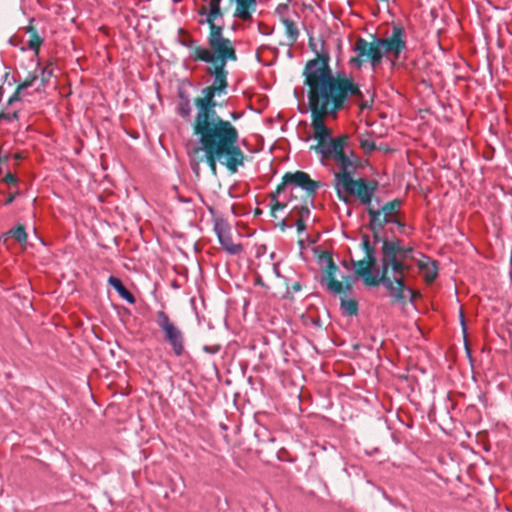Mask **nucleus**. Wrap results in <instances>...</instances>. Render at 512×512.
I'll return each instance as SVG.
<instances>
[{
  "instance_id": "obj_1",
  "label": "nucleus",
  "mask_w": 512,
  "mask_h": 512,
  "mask_svg": "<svg viewBox=\"0 0 512 512\" xmlns=\"http://www.w3.org/2000/svg\"><path fill=\"white\" fill-rule=\"evenodd\" d=\"M309 46L316 53V58L306 63L303 72L304 84L308 86L311 128L313 138L316 140V144L312 145L310 150L315 151L319 155L320 163L333 173V186L338 198L348 203L351 197H355L366 206L368 227L377 242L381 231L388 224H395L401 230L404 229L405 223L401 219L403 201L396 198L375 208L372 199L378 189V182L353 177L359 163L356 154L348 148L349 136L342 134L333 137V131L325 124V119L328 116L335 118L351 96L361 100L362 92L352 78L345 74H332L329 67L330 55L325 48V42H322L320 51L316 49L312 39Z\"/></svg>"
},
{
  "instance_id": "obj_2",
  "label": "nucleus",
  "mask_w": 512,
  "mask_h": 512,
  "mask_svg": "<svg viewBox=\"0 0 512 512\" xmlns=\"http://www.w3.org/2000/svg\"><path fill=\"white\" fill-rule=\"evenodd\" d=\"M226 65H209L206 73L213 77L211 85L201 91L193 101L196 108L191 122L193 135L198 147L194 152H202L213 175H217V164L235 174L244 165L245 154L239 147L238 129L216 111V97L227 94L228 71Z\"/></svg>"
},
{
  "instance_id": "obj_3",
  "label": "nucleus",
  "mask_w": 512,
  "mask_h": 512,
  "mask_svg": "<svg viewBox=\"0 0 512 512\" xmlns=\"http://www.w3.org/2000/svg\"><path fill=\"white\" fill-rule=\"evenodd\" d=\"M413 252V247H405L401 239H384L381 247L380 277L371 273L376 264V258L365 256L362 260H351V263L355 275L360 277L366 286L382 284L395 302L404 303L405 274L410 270L407 261L414 259Z\"/></svg>"
},
{
  "instance_id": "obj_4",
  "label": "nucleus",
  "mask_w": 512,
  "mask_h": 512,
  "mask_svg": "<svg viewBox=\"0 0 512 512\" xmlns=\"http://www.w3.org/2000/svg\"><path fill=\"white\" fill-rule=\"evenodd\" d=\"M406 49V33L403 27L394 26L387 38L374 37L372 41L359 37L356 39L349 63L352 67L360 69L364 63H370L375 71L385 57L394 66L400 54Z\"/></svg>"
},
{
  "instance_id": "obj_5",
  "label": "nucleus",
  "mask_w": 512,
  "mask_h": 512,
  "mask_svg": "<svg viewBox=\"0 0 512 512\" xmlns=\"http://www.w3.org/2000/svg\"><path fill=\"white\" fill-rule=\"evenodd\" d=\"M209 27L207 47L197 49L195 62L201 61L210 65H226L237 60L234 43L224 36V26L217 23H205Z\"/></svg>"
},
{
  "instance_id": "obj_6",
  "label": "nucleus",
  "mask_w": 512,
  "mask_h": 512,
  "mask_svg": "<svg viewBox=\"0 0 512 512\" xmlns=\"http://www.w3.org/2000/svg\"><path fill=\"white\" fill-rule=\"evenodd\" d=\"M320 186L321 183L312 180L306 172H287L284 174L282 182L277 186L276 193L282 194L286 190H289L291 197L296 199L297 197L294 195V190L301 188L306 192L307 197L312 200Z\"/></svg>"
},
{
  "instance_id": "obj_7",
  "label": "nucleus",
  "mask_w": 512,
  "mask_h": 512,
  "mask_svg": "<svg viewBox=\"0 0 512 512\" xmlns=\"http://www.w3.org/2000/svg\"><path fill=\"white\" fill-rule=\"evenodd\" d=\"M156 318L157 325L164 335V341L171 346L175 356H182L185 352V338L183 332L171 321L165 311H158Z\"/></svg>"
},
{
  "instance_id": "obj_8",
  "label": "nucleus",
  "mask_w": 512,
  "mask_h": 512,
  "mask_svg": "<svg viewBox=\"0 0 512 512\" xmlns=\"http://www.w3.org/2000/svg\"><path fill=\"white\" fill-rule=\"evenodd\" d=\"M276 14L285 28V35L290 46L294 45L299 37L300 31L297 26L299 15L297 12H290L288 5L280 4L276 8Z\"/></svg>"
},
{
  "instance_id": "obj_9",
  "label": "nucleus",
  "mask_w": 512,
  "mask_h": 512,
  "mask_svg": "<svg viewBox=\"0 0 512 512\" xmlns=\"http://www.w3.org/2000/svg\"><path fill=\"white\" fill-rule=\"evenodd\" d=\"M222 248L230 255H237L243 251L241 243H235L232 239L231 228L228 223L222 219L217 220L214 225Z\"/></svg>"
},
{
  "instance_id": "obj_10",
  "label": "nucleus",
  "mask_w": 512,
  "mask_h": 512,
  "mask_svg": "<svg viewBox=\"0 0 512 512\" xmlns=\"http://www.w3.org/2000/svg\"><path fill=\"white\" fill-rule=\"evenodd\" d=\"M321 261L325 263L324 272L325 279L327 282V288L334 294H339L343 290L342 282L335 279L336 272L338 271L337 265L334 263L332 257L330 255H325L321 257Z\"/></svg>"
},
{
  "instance_id": "obj_11",
  "label": "nucleus",
  "mask_w": 512,
  "mask_h": 512,
  "mask_svg": "<svg viewBox=\"0 0 512 512\" xmlns=\"http://www.w3.org/2000/svg\"><path fill=\"white\" fill-rule=\"evenodd\" d=\"M177 114L184 120L190 121L192 116V106L189 94L186 90L179 88L177 92Z\"/></svg>"
},
{
  "instance_id": "obj_12",
  "label": "nucleus",
  "mask_w": 512,
  "mask_h": 512,
  "mask_svg": "<svg viewBox=\"0 0 512 512\" xmlns=\"http://www.w3.org/2000/svg\"><path fill=\"white\" fill-rule=\"evenodd\" d=\"M417 266L420 273L423 275L427 283H432L437 277V262L432 261L429 257L422 256V259L417 261Z\"/></svg>"
},
{
  "instance_id": "obj_13",
  "label": "nucleus",
  "mask_w": 512,
  "mask_h": 512,
  "mask_svg": "<svg viewBox=\"0 0 512 512\" xmlns=\"http://www.w3.org/2000/svg\"><path fill=\"white\" fill-rule=\"evenodd\" d=\"M33 19L30 20L29 25L24 28L25 32L29 34V39L27 41V47L34 51L37 55L39 50L44 42V37H42L37 29L33 25Z\"/></svg>"
},
{
  "instance_id": "obj_14",
  "label": "nucleus",
  "mask_w": 512,
  "mask_h": 512,
  "mask_svg": "<svg viewBox=\"0 0 512 512\" xmlns=\"http://www.w3.org/2000/svg\"><path fill=\"white\" fill-rule=\"evenodd\" d=\"M108 283L118 292L120 297L125 299L128 303L134 304L135 303V297L133 294L123 285L122 281L115 277L110 276L108 279Z\"/></svg>"
},
{
  "instance_id": "obj_15",
  "label": "nucleus",
  "mask_w": 512,
  "mask_h": 512,
  "mask_svg": "<svg viewBox=\"0 0 512 512\" xmlns=\"http://www.w3.org/2000/svg\"><path fill=\"white\" fill-rule=\"evenodd\" d=\"M5 235L12 236L20 244H25L28 238L25 227L22 224L16 225L14 228L10 229Z\"/></svg>"
},
{
  "instance_id": "obj_16",
  "label": "nucleus",
  "mask_w": 512,
  "mask_h": 512,
  "mask_svg": "<svg viewBox=\"0 0 512 512\" xmlns=\"http://www.w3.org/2000/svg\"><path fill=\"white\" fill-rule=\"evenodd\" d=\"M280 195L281 194H277L276 191L271 194L270 206H271V211H272L273 216H275V212L277 210L284 209L289 203H292L293 200H296L294 197L290 196L289 199H287V201L281 202L277 199Z\"/></svg>"
},
{
  "instance_id": "obj_17",
  "label": "nucleus",
  "mask_w": 512,
  "mask_h": 512,
  "mask_svg": "<svg viewBox=\"0 0 512 512\" xmlns=\"http://www.w3.org/2000/svg\"><path fill=\"white\" fill-rule=\"evenodd\" d=\"M180 44L190 49V59L195 62V56L197 49H203L202 46L198 45L197 40L193 39L190 36H187L185 38H182L180 40Z\"/></svg>"
},
{
  "instance_id": "obj_18",
  "label": "nucleus",
  "mask_w": 512,
  "mask_h": 512,
  "mask_svg": "<svg viewBox=\"0 0 512 512\" xmlns=\"http://www.w3.org/2000/svg\"><path fill=\"white\" fill-rule=\"evenodd\" d=\"M341 308L344 314L348 316H354L358 313V303L354 299H342L341 300Z\"/></svg>"
},
{
  "instance_id": "obj_19",
  "label": "nucleus",
  "mask_w": 512,
  "mask_h": 512,
  "mask_svg": "<svg viewBox=\"0 0 512 512\" xmlns=\"http://www.w3.org/2000/svg\"><path fill=\"white\" fill-rule=\"evenodd\" d=\"M293 214H296L298 219L306 220L310 215V209L306 204H294L291 211V215Z\"/></svg>"
},
{
  "instance_id": "obj_20",
  "label": "nucleus",
  "mask_w": 512,
  "mask_h": 512,
  "mask_svg": "<svg viewBox=\"0 0 512 512\" xmlns=\"http://www.w3.org/2000/svg\"><path fill=\"white\" fill-rule=\"evenodd\" d=\"M36 79H37L36 75H30L29 77H27V79L25 81H23L21 84H19L15 94L9 99V103H11L14 100H17L18 99V94L22 90L30 87Z\"/></svg>"
},
{
  "instance_id": "obj_21",
  "label": "nucleus",
  "mask_w": 512,
  "mask_h": 512,
  "mask_svg": "<svg viewBox=\"0 0 512 512\" xmlns=\"http://www.w3.org/2000/svg\"><path fill=\"white\" fill-rule=\"evenodd\" d=\"M362 249L365 252V256L368 258H376L375 257V248L370 243V239L368 235L362 236V243H361Z\"/></svg>"
},
{
  "instance_id": "obj_22",
  "label": "nucleus",
  "mask_w": 512,
  "mask_h": 512,
  "mask_svg": "<svg viewBox=\"0 0 512 512\" xmlns=\"http://www.w3.org/2000/svg\"><path fill=\"white\" fill-rule=\"evenodd\" d=\"M359 146L365 154H371L375 149V142L371 138L361 137L359 139Z\"/></svg>"
},
{
  "instance_id": "obj_23",
  "label": "nucleus",
  "mask_w": 512,
  "mask_h": 512,
  "mask_svg": "<svg viewBox=\"0 0 512 512\" xmlns=\"http://www.w3.org/2000/svg\"><path fill=\"white\" fill-rule=\"evenodd\" d=\"M18 117H19L18 111H14L13 113H4V116L2 117V119L11 121V120H18Z\"/></svg>"
},
{
  "instance_id": "obj_24",
  "label": "nucleus",
  "mask_w": 512,
  "mask_h": 512,
  "mask_svg": "<svg viewBox=\"0 0 512 512\" xmlns=\"http://www.w3.org/2000/svg\"><path fill=\"white\" fill-rule=\"evenodd\" d=\"M4 182L8 183V184H16L17 182V178L15 177V175L11 174V173H8L4 179H3Z\"/></svg>"
},
{
  "instance_id": "obj_25",
  "label": "nucleus",
  "mask_w": 512,
  "mask_h": 512,
  "mask_svg": "<svg viewBox=\"0 0 512 512\" xmlns=\"http://www.w3.org/2000/svg\"><path fill=\"white\" fill-rule=\"evenodd\" d=\"M305 220H302V219H298L296 220L295 222V225L297 227V230L299 233L303 232L305 229H306V225H305Z\"/></svg>"
},
{
  "instance_id": "obj_26",
  "label": "nucleus",
  "mask_w": 512,
  "mask_h": 512,
  "mask_svg": "<svg viewBox=\"0 0 512 512\" xmlns=\"http://www.w3.org/2000/svg\"><path fill=\"white\" fill-rule=\"evenodd\" d=\"M408 292L410 294V300L413 301L417 296H419V293L408 288L406 285H405V290H404V293L405 292ZM404 296L406 297V295L404 294Z\"/></svg>"
},
{
  "instance_id": "obj_27",
  "label": "nucleus",
  "mask_w": 512,
  "mask_h": 512,
  "mask_svg": "<svg viewBox=\"0 0 512 512\" xmlns=\"http://www.w3.org/2000/svg\"><path fill=\"white\" fill-rule=\"evenodd\" d=\"M15 199V195L14 194H10L8 196V198L5 200V204L8 205V204H11Z\"/></svg>"
},
{
  "instance_id": "obj_28",
  "label": "nucleus",
  "mask_w": 512,
  "mask_h": 512,
  "mask_svg": "<svg viewBox=\"0 0 512 512\" xmlns=\"http://www.w3.org/2000/svg\"><path fill=\"white\" fill-rule=\"evenodd\" d=\"M240 117H241V114H239V113H237V112H232V113H231V118H232L233 120H237V119H239Z\"/></svg>"
},
{
  "instance_id": "obj_29",
  "label": "nucleus",
  "mask_w": 512,
  "mask_h": 512,
  "mask_svg": "<svg viewBox=\"0 0 512 512\" xmlns=\"http://www.w3.org/2000/svg\"><path fill=\"white\" fill-rule=\"evenodd\" d=\"M43 75L48 74L52 75V69H49V67H45L42 71Z\"/></svg>"
},
{
  "instance_id": "obj_30",
  "label": "nucleus",
  "mask_w": 512,
  "mask_h": 512,
  "mask_svg": "<svg viewBox=\"0 0 512 512\" xmlns=\"http://www.w3.org/2000/svg\"><path fill=\"white\" fill-rule=\"evenodd\" d=\"M360 107L365 108V107H369V105L367 103H360Z\"/></svg>"
},
{
  "instance_id": "obj_31",
  "label": "nucleus",
  "mask_w": 512,
  "mask_h": 512,
  "mask_svg": "<svg viewBox=\"0 0 512 512\" xmlns=\"http://www.w3.org/2000/svg\"><path fill=\"white\" fill-rule=\"evenodd\" d=\"M345 287H346L347 290H350L351 289V284L346 281V286Z\"/></svg>"
},
{
  "instance_id": "obj_32",
  "label": "nucleus",
  "mask_w": 512,
  "mask_h": 512,
  "mask_svg": "<svg viewBox=\"0 0 512 512\" xmlns=\"http://www.w3.org/2000/svg\"><path fill=\"white\" fill-rule=\"evenodd\" d=\"M282 226H283V227H284V226H286V221H285V219H283V220H282Z\"/></svg>"
},
{
  "instance_id": "obj_33",
  "label": "nucleus",
  "mask_w": 512,
  "mask_h": 512,
  "mask_svg": "<svg viewBox=\"0 0 512 512\" xmlns=\"http://www.w3.org/2000/svg\"><path fill=\"white\" fill-rule=\"evenodd\" d=\"M3 116H4V113H0V121L2 120Z\"/></svg>"
}]
</instances>
